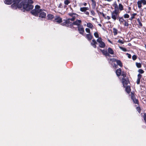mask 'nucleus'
Returning a JSON list of instances; mask_svg holds the SVG:
<instances>
[{"label":"nucleus","instance_id":"obj_52","mask_svg":"<svg viewBox=\"0 0 146 146\" xmlns=\"http://www.w3.org/2000/svg\"><path fill=\"white\" fill-rule=\"evenodd\" d=\"M139 25L140 26H142V23H141V22H139Z\"/></svg>","mask_w":146,"mask_h":146},{"label":"nucleus","instance_id":"obj_23","mask_svg":"<svg viewBox=\"0 0 146 146\" xmlns=\"http://www.w3.org/2000/svg\"><path fill=\"white\" fill-rule=\"evenodd\" d=\"M115 61L118 65H119L120 67H122V64L120 60H117L116 59H115Z\"/></svg>","mask_w":146,"mask_h":146},{"label":"nucleus","instance_id":"obj_40","mask_svg":"<svg viewBox=\"0 0 146 146\" xmlns=\"http://www.w3.org/2000/svg\"><path fill=\"white\" fill-rule=\"evenodd\" d=\"M136 109L139 112V113H140L141 112V109L140 107H136Z\"/></svg>","mask_w":146,"mask_h":146},{"label":"nucleus","instance_id":"obj_42","mask_svg":"<svg viewBox=\"0 0 146 146\" xmlns=\"http://www.w3.org/2000/svg\"><path fill=\"white\" fill-rule=\"evenodd\" d=\"M118 42L119 43H121V44H123L124 42L123 40H121L119 39L118 41Z\"/></svg>","mask_w":146,"mask_h":146},{"label":"nucleus","instance_id":"obj_57","mask_svg":"<svg viewBox=\"0 0 146 146\" xmlns=\"http://www.w3.org/2000/svg\"><path fill=\"white\" fill-rule=\"evenodd\" d=\"M102 15L103 16V17L104 16V15L103 13H102Z\"/></svg>","mask_w":146,"mask_h":146},{"label":"nucleus","instance_id":"obj_44","mask_svg":"<svg viewBox=\"0 0 146 146\" xmlns=\"http://www.w3.org/2000/svg\"><path fill=\"white\" fill-rule=\"evenodd\" d=\"M140 79H137V84H138L140 83Z\"/></svg>","mask_w":146,"mask_h":146},{"label":"nucleus","instance_id":"obj_39","mask_svg":"<svg viewBox=\"0 0 146 146\" xmlns=\"http://www.w3.org/2000/svg\"><path fill=\"white\" fill-rule=\"evenodd\" d=\"M138 79H140L142 77V75L140 74H139L137 75Z\"/></svg>","mask_w":146,"mask_h":146},{"label":"nucleus","instance_id":"obj_31","mask_svg":"<svg viewBox=\"0 0 146 146\" xmlns=\"http://www.w3.org/2000/svg\"><path fill=\"white\" fill-rule=\"evenodd\" d=\"M119 48L123 51L126 52L127 51L126 49L125 48H123L120 46L119 47Z\"/></svg>","mask_w":146,"mask_h":146},{"label":"nucleus","instance_id":"obj_54","mask_svg":"<svg viewBox=\"0 0 146 146\" xmlns=\"http://www.w3.org/2000/svg\"><path fill=\"white\" fill-rule=\"evenodd\" d=\"M108 41H109L110 43H112V42H111V41H110V40H108Z\"/></svg>","mask_w":146,"mask_h":146},{"label":"nucleus","instance_id":"obj_27","mask_svg":"<svg viewBox=\"0 0 146 146\" xmlns=\"http://www.w3.org/2000/svg\"><path fill=\"white\" fill-rule=\"evenodd\" d=\"M113 33H114V35H116L117 33V30L115 28H113Z\"/></svg>","mask_w":146,"mask_h":146},{"label":"nucleus","instance_id":"obj_48","mask_svg":"<svg viewBox=\"0 0 146 146\" xmlns=\"http://www.w3.org/2000/svg\"><path fill=\"white\" fill-rule=\"evenodd\" d=\"M106 18L108 20H110L111 19V17L110 16H108Z\"/></svg>","mask_w":146,"mask_h":146},{"label":"nucleus","instance_id":"obj_60","mask_svg":"<svg viewBox=\"0 0 146 146\" xmlns=\"http://www.w3.org/2000/svg\"><path fill=\"white\" fill-rule=\"evenodd\" d=\"M118 1H119V0H117Z\"/></svg>","mask_w":146,"mask_h":146},{"label":"nucleus","instance_id":"obj_18","mask_svg":"<svg viewBox=\"0 0 146 146\" xmlns=\"http://www.w3.org/2000/svg\"><path fill=\"white\" fill-rule=\"evenodd\" d=\"M86 37L89 40H90L92 38L93 36L90 34H89L86 35Z\"/></svg>","mask_w":146,"mask_h":146},{"label":"nucleus","instance_id":"obj_14","mask_svg":"<svg viewBox=\"0 0 146 146\" xmlns=\"http://www.w3.org/2000/svg\"><path fill=\"white\" fill-rule=\"evenodd\" d=\"M100 50L102 52L103 54L105 55L106 56H110V55L109 54V53L107 52V51L104 50H102L100 49Z\"/></svg>","mask_w":146,"mask_h":146},{"label":"nucleus","instance_id":"obj_43","mask_svg":"<svg viewBox=\"0 0 146 146\" xmlns=\"http://www.w3.org/2000/svg\"><path fill=\"white\" fill-rule=\"evenodd\" d=\"M58 7L59 8H62L63 7V6H62V4L61 3H60L58 6Z\"/></svg>","mask_w":146,"mask_h":146},{"label":"nucleus","instance_id":"obj_45","mask_svg":"<svg viewBox=\"0 0 146 146\" xmlns=\"http://www.w3.org/2000/svg\"><path fill=\"white\" fill-rule=\"evenodd\" d=\"M127 56L129 58H131V54H128V53H127Z\"/></svg>","mask_w":146,"mask_h":146},{"label":"nucleus","instance_id":"obj_59","mask_svg":"<svg viewBox=\"0 0 146 146\" xmlns=\"http://www.w3.org/2000/svg\"><path fill=\"white\" fill-rule=\"evenodd\" d=\"M92 20H94V18H93V19H92Z\"/></svg>","mask_w":146,"mask_h":146},{"label":"nucleus","instance_id":"obj_28","mask_svg":"<svg viewBox=\"0 0 146 146\" xmlns=\"http://www.w3.org/2000/svg\"><path fill=\"white\" fill-rule=\"evenodd\" d=\"M47 17L48 19H53L54 17V16L52 15L49 14L47 15Z\"/></svg>","mask_w":146,"mask_h":146},{"label":"nucleus","instance_id":"obj_20","mask_svg":"<svg viewBox=\"0 0 146 146\" xmlns=\"http://www.w3.org/2000/svg\"><path fill=\"white\" fill-rule=\"evenodd\" d=\"M118 19H119V21L120 24H122L125 21L122 17H119Z\"/></svg>","mask_w":146,"mask_h":146},{"label":"nucleus","instance_id":"obj_58","mask_svg":"<svg viewBox=\"0 0 146 146\" xmlns=\"http://www.w3.org/2000/svg\"><path fill=\"white\" fill-rule=\"evenodd\" d=\"M130 12V10H129V11L127 12L128 13H129Z\"/></svg>","mask_w":146,"mask_h":146},{"label":"nucleus","instance_id":"obj_2","mask_svg":"<svg viewBox=\"0 0 146 146\" xmlns=\"http://www.w3.org/2000/svg\"><path fill=\"white\" fill-rule=\"evenodd\" d=\"M41 10L40 6L37 5L35 6V9L31 11V13L33 15L38 17L39 15V13Z\"/></svg>","mask_w":146,"mask_h":146},{"label":"nucleus","instance_id":"obj_21","mask_svg":"<svg viewBox=\"0 0 146 146\" xmlns=\"http://www.w3.org/2000/svg\"><path fill=\"white\" fill-rule=\"evenodd\" d=\"M88 9L89 8L87 7H81L80 9V11L82 12L86 11V10H88Z\"/></svg>","mask_w":146,"mask_h":146},{"label":"nucleus","instance_id":"obj_50","mask_svg":"<svg viewBox=\"0 0 146 146\" xmlns=\"http://www.w3.org/2000/svg\"><path fill=\"white\" fill-rule=\"evenodd\" d=\"M115 59L113 58V59H111V60H112L113 61H116Z\"/></svg>","mask_w":146,"mask_h":146},{"label":"nucleus","instance_id":"obj_3","mask_svg":"<svg viewBox=\"0 0 146 146\" xmlns=\"http://www.w3.org/2000/svg\"><path fill=\"white\" fill-rule=\"evenodd\" d=\"M119 11H113L111 12V18L114 21H115L119 17Z\"/></svg>","mask_w":146,"mask_h":146},{"label":"nucleus","instance_id":"obj_35","mask_svg":"<svg viewBox=\"0 0 146 146\" xmlns=\"http://www.w3.org/2000/svg\"><path fill=\"white\" fill-rule=\"evenodd\" d=\"M138 72L140 73L143 74L144 72V71L141 69H139L138 70Z\"/></svg>","mask_w":146,"mask_h":146},{"label":"nucleus","instance_id":"obj_15","mask_svg":"<svg viewBox=\"0 0 146 146\" xmlns=\"http://www.w3.org/2000/svg\"><path fill=\"white\" fill-rule=\"evenodd\" d=\"M97 44V43L96 40L94 39L92 40V42L91 43V44L94 48H96V44Z\"/></svg>","mask_w":146,"mask_h":146},{"label":"nucleus","instance_id":"obj_29","mask_svg":"<svg viewBox=\"0 0 146 146\" xmlns=\"http://www.w3.org/2000/svg\"><path fill=\"white\" fill-rule=\"evenodd\" d=\"M136 65L137 67L138 68H141V64L140 63L136 62Z\"/></svg>","mask_w":146,"mask_h":146},{"label":"nucleus","instance_id":"obj_26","mask_svg":"<svg viewBox=\"0 0 146 146\" xmlns=\"http://www.w3.org/2000/svg\"><path fill=\"white\" fill-rule=\"evenodd\" d=\"M137 14L136 13H133L131 15V17L129 19V20H132L133 19H134L135 18V16Z\"/></svg>","mask_w":146,"mask_h":146},{"label":"nucleus","instance_id":"obj_6","mask_svg":"<svg viewBox=\"0 0 146 146\" xmlns=\"http://www.w3.org/2000/svg\"><path fill=\"white\" fill-rule=\"evenodd\" d=\"M46 16L45 11L44 10L42 9L39 13V17L41 18H44Z\"/></svg>","mask_w":146,"mask_h":146},{"label":"nucleus","instance_id":"obj_19","mask_svg":"<svg viewBox=\"0 0 146 146\" xmlns=\"http://www.w3.org/2000/svg\"><path fill=\"white\" fill-rule=\"evenodd\" d=\"M113 5L114 7V11H119L118 10V7L116 2L114 3Z\"/></svg>","mask_w":146,"mask_h":146},{"label":"nucleus","instance_id":"obj_11","mask_svg":"<svg viewBox=\"0 0 146 146\" xmlns=\"http://www.w3.org/2000/svg\"><path fill=\"white\" fill-rule=\"evenodd\" d=\"M82 22V21L80 20H76L75 21L73 22L72 24V25H76L78 27L80 26V24Z\"/></svg>","mask_w":146,"mask_h":146},{"label":"nucleus","instance_id":"obj_24","mask_svg":"<svg viewBox=\"0 0 146 146\" xmlns=\"http://www.w3.org/2000/svg\"><path fill=\"white\" fill-rule=\"evenodd\" d=\"M87 26L90 29H92L94 27L92 24L90 23H88L87 24Z\"/></svg>","mask_w":146,"mask_h":146},{"label":"nucleus","instance_id":"obj_7","mask_svg":"<svg viewBox=\"0 0 146 146\" xmlns=\"http://www.w3.org/2000/svg\"><path fill=\"white\" fill-rule=\"evenodd\" d=\"M69 15L72 17V18L68 19V21H74L75 18L78 16V15L75 13H70L68 14Z\"/></svg>","mask_w":146,"mask_h":146},{"label":"nucleus","instance_id":"obj_33","mask_svg":"<svg viewBox=\"0 0 146 146\" xmlns=\"http://www.w3.org/2000/svg\"><path fill=\"white\" fill-rule=\"evenodd\" d=\"M70 3V2L68 0H66L64 1V3L66 5H68Z\"/></svg>","mask_w":146,"mask_h":146},{"label":"nucleus","instance_id":"obj_46","mask_svg":"<svg viewBox=\"0 0 146 146\" xmlns=\"http://www.w3.org/2000/svg\"><path fill=\"white\" fill-rule=\"evenodd\" d=\"M144 120L146 121V113H144Z\"/></svg>","mask_w":146,"mask_h":146},{"label":"nucleus","instance_id":"obj_10","mask_svg":"<svg viewBox=\"0 0 146 146\" xmlns=\"http://www.w3.org/2000/svg\"><path fill=\"white\" fill-rule=\"evenodd\" d=\"M131 98L133 100V102L135 104H137L138 102V100L135 98L134 95L132 92L131 94Z\"/></svg>","mask_w":146,"mask_h":146},{"label":"nucleus","instance_id":"obj_36","mask_svg":"<svg viewBox=\"0 0 146 146\" xmlns=\"http://www.w3.org/2000/svg\"><path fill=\"white\" fill-rule=\"evenodd\" d=\"M121 75L122 76H123V78L125 77L126 76L125 73L123 72L122 73L121 72Z\"/></svg>","mask_w":146,"mask_h":146},{"label":"nucleus","instance_id":"obj_9","mask_svg":"<svg viewBox=\"0 0 146 146\" xmlns=\"http://www.w3.org/2000/svg\"><path fill=\"white\" fill-rule=\"evenodd\" d=\"M78 30L79 33L83 35L84 33V29L82 26H79L78 27Z\"/></svg>","mask_w":146,"mask_h":146},{"label":"nucleus","instance_id":"obj_4","mask_svg":"<svg viewBox=\"0 0 146 146\" xmlns=\"http://www.w3.org/2000/svg\"><path fill=\"white\" fill-rule=\"evenodd\" d=\"M97 41L99 43V46L101 48H104L106 46L105 43L102 41L101 37L98 38L97 40Z\"/></svg>","mask_w":146,"mask_h":146},{"label":"nucleus","instance_id":"obj_49","mask_svg":"<svg viewBox=\"0 0 146 146\" xmlns=\"http://www.w3.org/2000/svg\"><path fill=\"white\" fill-rule=\"evenodd\" d=\"M85 14L87 15H89V13L88 12L86 11L85 13Z\"/></svg>","mask_w":146,"mask_h":146},{"label":"nucleus","instance_id":"obj_41","mask_svg":"<svg viewBox=\"0 0 146 146\" xmlns=\"http://www.w3.org/2000/svg\"><path fill=\"white\" fill-rule=\"evenodd\" d=\"M132 58L133 60H135L137 58V56L135 55H133L132 57Z\"/></svg>","mask_w":146,"mask_h":146},{"label":"nucleus","instance_id":"obj_5","mask_svg":"<svg viewBox=\"0 0 146 146\" xmlns=\"http://www.w3.org/2000/svg\"><path fill=\"white\" fill-rule=\"evenodd\" d=\"M142 4L143 5H146V0H139L137 2V4L138 5V7L139 9H140L142 7Z\"/></svg>","mask_w":146,"mask_h":146},{"label":"nucleus","instance_id":"obj_55","mask_svg":"<svg viewBox=\"0 0 146 146\" xmlns=\"http://www.w3.org/2000/svg\"><path fill=\"white\" fill-rule=\"evenodd\" d=\"M128 9H129V10H130L131 9V7H128Z\"/></svg>","mask_w":146,"mask_h":146},{"label":"nucleus","instance_id":"obj_38","mask_svg":"<svg viewBox=\"0 0 146 146\" xmlns=\"http://www.w3.org/2000/svg\"><path fill=\"white\" fill-rule=\"evenodd\" d=\"M85 31L87 33H88L89 34H90V30L88 28H86L85 29Z\"/></svg>","mask_w":146,"mask_h":146},{"label":"nucleus","instance_id":"obj_17","mask_svg":"<svg viewBox=\"0 0 146 146\" xmlns=\"http://www.w3.org/2000/svg\"><path fill=\"white\" fill-rule=\"evenodd\" d=\"M108 52L110 54H111V55L113 54H114V52L113 50L110 48H109L108 49Z\"/></svg>","mask_w":146,"mask_h":146},{"label":"nucleus","instance_id":"obj_25","mask_svg":"<svg viewBox=\"0 0 146 146\" xmlns=\"http://www.w3.org/2000/svg\"><path fill=\"white\" fill-rule=\"evenodd\" d=\"M119 9L120 11H121L123 10V5L121 3L119 4L118 9Z\"/></svg>","mask_w":146,"mask_h":146},{"label":"nucleus","instance_id":"obj_37","mask_svg":"<svg viewBox=\"0 0 146 146\" xmlns=\"http://www.w3.org/2000/svg\"><path fill=\"white\" fill-rule=\"evenodd\" d=\"M125 23H124V25L125 26H128L129 25V24L125 20L124 21Z\"/></svg>","mask_w":146,"mask_h":146},{"label":"nucleus","instance_id":"obj_22","mask_svg":"<svg viewBox=\"0 0 146 146\" xmlns=\"http://www.w3.org/2000/svg\"><path fill=\"white\" fill-rule=\"evenodd\" d=\"M125 90L128 93H129L131 92L130 88L129 86H126L125 87Z\"/></svg>","mask_w":146,"mask_h":146},{"label":"nucleus","instance_id":"obj_1","mask_svg":"<svg viewBox=\"0 0 146 146\" xmlns=\"http://www.w3.org/2000/svg\"><path fill=\"white\" fill-rule=\"evenodd\" d=\"M14 3L11 5V7L12 8L16 9L17 8H23V11H29L33 9V6L31 4L33 2L32 0H14Z\"/></svg>","mask_w":146,"mask_h":146},{"label":"nucleus","instance_id":"obj_51","mask_svg":"<svg viewBox=\"0 0 146 146\" xmlns=\"http://www.w3.org/2000/svg\"><path fill=\"white\" fill-rule=\"evenodd\" d=\"M105 0L108 1H109V2H110V1H112L113 0Z\"/></svg>","mask_w":146,"mask_h":146},{"label":"nucleus","instance_id":"obj_56","mask_svg":"<svg viewBox=\"0 0 146 146\" xmlns=\"http://www.w3.org/2000/svg\"><path fill=\"white\" fill-rule=\"evenodd\" d=\"M99 25L100 27H101L102 26V25L101 24H98Z\"/></svg>","mask_w":146,"mask_h":146},{"label":"nucleus","instance_id":"obj_53","mask_svg":"<svg viewBox=\"0 0 146 146\" xmlns=\"http://www.w3.org/2000/svg\"><path fill=\"white\" fill-rule=\"evenodd\" d=\"M84 5L86 6L87 5V3H84Z\"/></svg>","mask_w":146,"mask_h":146},{"label":"nucleus","instance_id":"obj_16","mask_svg":"<svg viewBox=\"0 0 146 146\" xmlns=\"http://www.w3.org/2000/svg\"><path fill=\"white\" fill-rule=\"evenodd\" d=\"M121 70L120 68L117 69L116 71V73L118 76H119L121 75Z\"/></svg>","mask_w":146,"mask_h":146},{"label":"nucleus","instance_id":"obj_30","mask_svg":"<svg viewBox=\"0 0 146 146\" xmlns=\"http://www.w3.org/2000/svg\"><path fill=\"white\" fill-rule=\"evenodd\" d=\"M91 1L92 2V5L94 7H95L96 4L95 1V0H91Z\"/></svg>","mask_w":146,"mask_h":146},{"label":"nucleus","instance_id":"obj_13","mask_svg":"<svg viewBox=\"0 0 146 146\" xmlns=\"http://www.w3.org/2000/svg\"><path fill=\"white\" fill-rule=\"evenodd\" d=\"M62 19L59 17L55 18L54 20V22H56L60 23L62 22Z\"/></svg>","mask_w":146,"mask_h":146},{"label":"nucleus","instance_id":"obj_12","mask_svg":"<svg viewBox=\"0 0 146 146\" xmlns=\"http://www.w3.org/2000/svg\"><path fill=\"white\" fill-rule=\"evenodd\" d=\"M14 0H5L4 1V3L5 4L7 5H10L12 3H13L12 5H13L14 3Z\"/></svg>","mask_w":146,"mask_h":146},{"label":"nucleus","instance_id":"obj_47","mask_svg":"<svg viewBox=\"0 0 146 146\" xmlns=\"http://www.w3.org/2000/svg\"><path fill=\"white\" fill-rule=\"evenodd\" d=\"M91 13L93 15H94L95 14L94 12L93 11H91Z\"/></svg>","mask_w":146,"mask_h":146},{"label":"nucleus","instance_id":"obj_8","mask_svg":"<svg viewBox=\"0 0 146 146\" xmlns=\"http://www.w3.org/2000/svg\"><path fill=\"white\" fill-rule=\"evenodd\" d=\"M122 82L123 84V86L124 87H125L129 82V81L127 79H122Z\"/></svg>","mask_w":146,"mask_h":146},{"label":"nucleus","instance_id":"obj_32","mask_svg":"<svg viewBox=\"0 0 146 146\" xmlns=\"http://www.w3.org/2000/svg\"><path fill=\"white\" fill-rule=\"evenodd\" d=\"M94 36L97 38H99V35L97 32H95L94 33Z\"/></svg>","mask_w":146,"mask_h":146},{"label":"nucleus","instance_id":"obj_34","mask_svg":"<svg viewBox=\"0 0 146 146\" xmlns=\"http://www.w3.org/2000/svg\"><path fill=\"white\" fill-rule=\"evenodd\" d=\"M123 16L125 18H128L129 17V15L127 14H124Z\"/></svg>","mask_w":146,"mask_h":146}]
</instances>
